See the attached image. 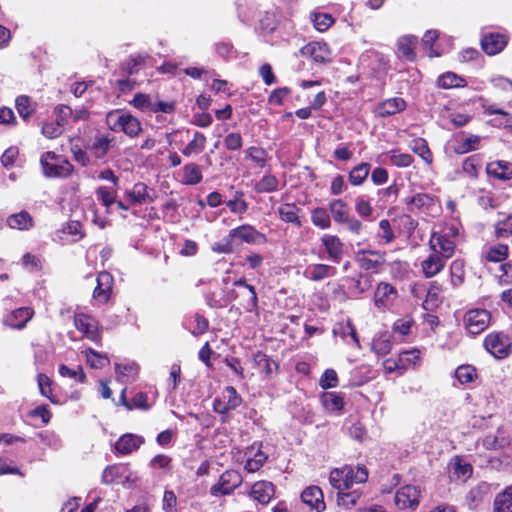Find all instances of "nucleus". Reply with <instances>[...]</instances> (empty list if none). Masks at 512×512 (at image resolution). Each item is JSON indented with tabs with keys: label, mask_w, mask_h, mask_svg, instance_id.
Masks as SVG:
<instances>
[{
	"label": "nucleus",
	"mask_w": 512,
	"mask_h": 512,
	"mask_svg": "<svg viewBox=\"0 0 512 512\" xmlns=\"http://www.w3.org/2000/svg\"><path fill=\"white\" fill-rule=\"evenodd\" d=\"M405 107L406 102L402 98L396 97L382 102L376 111L379 116L386 117L403 111Z\"/></svg>",
	"instance_id": "a878e982"
},
{
	"label": "nucleus",
	"mask_w": 512,
	"mask_h": 512,
	"mask_svg": "<svg viewBox=\"0 0 512 512\" xmlns=\"http://www.w3.org/2000/svg\"><path fill=\"white\" fill-rule=\"evenodd\" d=\"M397 290L386 282H380L374 293V304L379 309L389 307L397 297Z\"/></svg>",
	"instance_id": "ddd939ff"
},
{
	"label": "nucleus",
	"mask_w": 512,
	"mask_h": 512,
	"mask_svg": "<svg viewBox=\"0 0 512 512\" xmlns=\"http://www.w3.org/2000/svg\"><path fill=\"white\" fill-rule=\"evenodd\" d=\"M320 401L329 412L340 411L344 406L343 397L336 392H324L320 397Z\"/></svg>",
	"instance_id": "f704fd0d"
},
{
	"label": "nucleus",
	"mask_w": 512,
	"mask_h": 512,
	"mask_svg": "<svg viewBox=\"0 0 512 512\" xmlns=\"http://www.w3.org/2000/svg\"><path fill=\"white\" fill-rule=\"evenodd\" d=\"M408 210L414 212L415 210L428 209L434 204V198L425 193L416 194L407 199Z\"/></svg>",
	"instance_id": "ea45409f"
},
{
	"label": "nucleus",
	"mask_w": 512,
	"mask_h": 512,
	"mask_svg": "<svg viewBox=\"0 0 512 512\" xmlns=\"http://www.w3.org/2000/svg\"><path fill=\"white\" fill-rule=\"evenodd\" d=\"M451 283L453 286H458L464 281V263L461 260H455L450 265Z\"/></svg>",
	"instance_id": "13d9d810"
},
{
	"label": "nucleus",
	"mask_w": 512,
	"mask_h": 512,
	"mask_svg": "<svg viewBox=\"0 0 512 512\" xmlns=\"http://www.w3.org/2000/svg\"><path fill=\"white\" fill-rule=\"evenodd\" d=\"M74 324L77 330L90 340L97 341L99 339L98 323L93 317L83 313L76 314Z\"/></svg>",
	"instance_id": "f8f14e48"
},
{
	"label": "nucleus",
	"mask_w": 512,
	"mask_h": 512,
	"mask_svg": "<svg viewBox=\"0 0 512 512\" xmlns=\"http://www.w3.org/2000/svg\"><path fill=\"white\" fill-rule=\"evenodd\" d=\"M311 19L315 29L320 32L326 31L334 23L333 17L327 13H313Z\"/></svg>",
	"instance_id": "4d7b16f0"
},
{
	"label": "nucleus",
	"mask_w": 512,
	"mask_h": 512,
	"mask_svg": "<svg viewBox=\"0 0 512 512\" xmlns=\"http://www.w3.org/2000/svg\"><path fill=\"white\" fill-rule=\"evenodd\" d=\"M335 274L336 269L327 264H312L304 271V276L311 281H321L333 277Z\"/></svg>",
	"instance_id": "5701e85b"
},
{
	"label": "nucleus",
	"mask_w": 512,
	"mask_h": 512,
	"mask_svg": "<svg viewBox=\"0 0 512 512\" xmlns=\"http://www.w3.org/2000/svg\"><path fill=\"white\" fill-rule=\"evenodd\" d=\"M464 326L470 334L483 332L490 323V313L485 309H471L464 315Z\"/></svg>",
	"instance_id": "39448f33"
},
{
	"label": "nucleus",
	"mask_w": 512,
	"mask_h": 512,
	"mask_svg": "<svg viewBox=\"0 0 512 512\" xmlns=\"http://www.w3.org/2000/svg\"><path fill=\"white\" fill-rule=\"evenodd\" d=\"M126 465H110L107 466L102 473V483L111 485L117 483L127 472Z\"/></svg>",
	"instance_id": "72a5a7b5"
},
{
	"label": "nucleus",
	"mask_w": 512,
	"mask_h": 512,
	"mask_svg": "<svg viewBox=\"0 0 512 512\" xmlns=\"http://www.w3.org/2000/svg\"><path fill=\"white\" fill-rule=\"evenodd\" d=\"M495 233L498 238H507L512 236V215L506 219L497 222L495 226Z\"/></svg>",
	"instance_id": "338daca9"
},
{
	"label": "nucleus",
	"mask_w": 512,
	"mask_h": 512,
	"mask_svg": "<svg viewBox=\"0 0 512 512\" xmlns=\"http://www.w3.org/2000/svg\"><path fill=\"white\" fill-rule=\"evenodd\" d=\"M321 242L328 258L336 264L340 263L344 255V245L341 240L335 235L326 234L321 238Z\"/></svg>",
	"instance_id": "4468645a"
},
{
	"label": "nucleus",
	"mask_w": 512,
	"mask_h": 512,
	"mask_svg": "<svg viewBox=\"0 0 512 512\" xmlns=\"http://www.w3.org/2000/svg\"><path fill=\"white\" fill-rule=\"evenodd\" d=\"M411 150L417 154L419 157L423 159V161L427 164H431L433 157L432 153L428 147V144L423 138L413 139L410 143Z\"/></svg>",
	"instance_id": "37998d69"
},
{
	"label": "nucleus",
	"mask_w": 512,
	"mask_h": 512,
	"mask_svg": "<svg viewBox=\"0 0 512 512\" xmlns=\"http://www.w3.org/2000/svg\"><path fill=\"white\" fill-rule=\"evenodd\" d=\"M254 362L259 370L263 372L267 377L271 376L277 369L276 362L269 358V356H267L265 353L260 351L254 354Z\"/></svg>",
	"instance_id": "79ce46f5"
},
{
	"label": "nucleus",
	"mask_w": 512,
	"mask_h": 512,
	"mask_svg": "<svg viewBox=\"0 0 512 512\" xmlns=\"http://www.w3.org/2000/svg\"><path fill=\"white\" fill-rule=\"evenodd\" d=\"M228 235L234 245H240L242 243L258 244L266 241L264 234L247 224L231 229Z\"/></svg>",
	"instance_id": "20e7f679"
},
{
	"label": "nucleus",
	"mask_w": 512,
	"mask_h": 512,
	"mask_svg": "<svg viewBox=\"0 0 512 512\" xmlns=\"http://www.w3.org/2000/svg\"><path fill=\"white\" fill-rule=\"evenodd\" d=\"M311 221L315 226L321 229H328L331 226L330 215L327 210L322 207H317L312 210Z\"/></svg>",
	"instance_id": "49530a36"
},
{
	"label": "nucleus",
	"mask_w": 512,
	"mask_h": 512,
	"mask_svg": "<svg viewBox=\"0 0 512 512\" xmlns=\"http://www.w3.org/2000/svg\"><path fill=\"white\" fill-rule=\"evenodd\" d=\"M508 246L505 244H497L490 246L485 252V258L489 262H501L508 256Z\"/></svg>",
	"instance_id": "a18cd8bd"
},
{
	"label": "nucleus",
	"mask_w": 512,
	"mask_h": 512,
	"mask_svg": "<svg viewBox=\"0 0 512 512\" xmlns=\"http://www.w3.org/2000/svg\"><path fill=\"white\" fill-rule=\"evenodd\" d=\"M419 357V350L413 349L409 351H403L398 356V365L400 366L401 370H405L408 366L415 364Z\"/></svg>",
	"instance_id": "e2e57ef3"
},
{
	"label": "nucleus",
	"mask_w": 512,
	"mask_h": 512,
	"mask_svg": "<svg viewBox=\"0 0 512 512\" xmlns=\"http://www.w3.org/2000/svg\"><path fill=\"white\" fill-rule=\"evenodd\" d=\"M429 247L433 253L447 261L454 255L456 245L447 235L433 232L429 239Z\"/></svg>",
	"instance_id": "6e6552de"
},
{
	"label": "nucleus",
	"mask_w": 512,
	"mask_h": 512,
	"mask_svg": "<svg viewBox=\"0 0 512 512\" xmlns=\"http://www.w3.org/2000/svg\"><path fill=\"white\" fill-rule=\"evenodd\" d=\"M441 292V286L437 282H431L427 291L426 299L423 303L425 310H432L439 304V294Z\"/></svg>",
	"instance_id": "09e8293b"
},
{
	"label": "nucleus",
	"mask_w": 512,
	"mask_h": 512,
	"mask_svg": "<svg viewBox=\"0 0 512 512\" xmlns=\"http://www.w3.org/2000/svg\"><path fill=\"white\" fill-rule=\"evenodd\" d=\"M299 208L293 203H285L278 208L280 219L286 223H293L296 226H301V221L298 216Z\"/></svg>",
	"instance_id": "c9c22d12"
},
{
	"label": "nucleus",
	"mask_w": 512,
	"mask_h": 512,
	"mask_svg": "<svg viewBox=\"0 0 512 512\" xmlns=\"http://www.w3.org/2000/svg\"><path fill=\"white\" fill-rule=\"evenodd\" d=\"M206 137L203 133L196 131L192 140L182 150V154L186 157L196 156L205 149Z\"/></svg>",
	"instance_id": "2f4dec72"
},
{
	"label": "nucleus",
	"mask_w": 512,
	"mask_h": 512,
	"mask_svg": "<svg viewBox=\"0 0 512 512\" xmlns=\"http://www.w3.org/2000/svg\"><path fill=\"white\" fill-rule=\"evenodd\" d=\"M329 210L333 220L338 224H343L350 217L349 207L342 199L332 200L329 203Z\"/></svg>",
	"instance_id": "7c9ffc66"
},
{
	"label": "nucleus",
	"mask_w": 512,
	"mask_h": 512,
	"mask_svg": "<svg viewBox=\"0 0 512 512\" xmlns=\"http://www.w3.org/2000/svg\"><path fill=\"white\" fill-rule=\"evenodd\" d=\"M42 172L48 178H67L74 172V166L62 155L47 151L41 155Z\"/></svg>",
	"instance_id": "f257e3e1"
},
{
	"label": "nucleus",
	"mask_w": 512,
	"mask_h": 512,
	"mask_svg": "<svg viewBox=\"0 0 512 512\" xmlns=\"http://www.w3.org/2000/svg\"><path fill=\"white\" fill-rule=\"evenodd\" d=\"M446 261L437 253L431 252L427 258L421 261V271L426 278H432L445 267Z\"/></svg>",
	"instance_id": "a211bd4d"
},
{
	"label": "nucleus",
	"mask_w": 512,
	"mask_h": 512,
	"mask_svg": "<svg viewBox=\"0 0 512 512\" xmlns=\"http://www.w3.org/2000/svg\"><path fill=\"white\" fill-rule=\"evenodd\" d=\"M350 472L351 473L347 475V490L350 489L354 483H364L368 479V471L363 465L351 466Z\"/></svg>",
	"instance_id": "8fccbe9b"
},
{
	"label": "nucleus",
	"mask_w": 512,
	"mask_h": 512,
	"mask_svg": "<svg viewBox=\"0 0 512 512\" xmlns=\"http://www.w3.org/2000/svg\"><path fill=\"white\" fill-rule=\"evenodd\" d=\"M351 471V465L335 468L330 472V484L339 491L347 490V475Z\"/></svg>",
	"instance_id": "c756f323"
},
{
	"label": "nucleus",
	"mask_w": 512,
	"mask_h": 512,
	"mask_svg": "<svg viewBox=\"0 0 512 512\" xmlns=\"http://www.w3.org/2000/svg\"><path fill=\"white\" fill-rule=\"evenodd\" d=\"M7 224L12 229L28 230L33 226V219L26 211L10 215L7 218Z\"/></svg>",
	"instance_id": "473e14b6"
},
{
	"label": "nucleus",
	"mask_w": 512,
	"mask_h": 512,
	"mask_svg": "<svg viewBox=\"0 0 512 512\" xmlns=\"http://www.w3.org/2000/svg\"><path fill=\"white\" fill-rule=\"evenodd\" d=\"M421 490L415 485H405L395 494V504L399 509H415L419 505Z\"/></svg>",
	"instance_id": "0eeeda50"
},
{
	"label": "nucleus",
	"mask_w": 512,
	"mask_h": 512,
	"mask_svg": "<svg viewBox=\"0 0 512 512\" xmlns=\"http://www.w3.org/2000/svg\"><path fill=\"white\" fill-rule=\"evenodd\" d=\"M246 158L253 161L257 167L263 168L267 163V153L260 147H249L245 150Z\"/></svg>",
	"instance_id": "5fc2aeb1"
},
{
	"label": "nucleus",
	"mask_w": 512,
	"mask_h": 512,
	"mask_svg": "<svg viewBox=\"0 0 512 512\" xmlns=\"http://www.w3.org/2000/svg\"><path fill=\"white\" fill-rule=\"evenodd\" d=\"M345 490L337 493V505L343 507L346 510L352 509L357 505L360 500L362 493L359 490H353L350 492H344Z\"/></svg>",
	"instance_id": "e433bc0d"
},
{
	"label": "nucleus",
	"mask_w": 512,
	"mask_h": 512,
	"mask_svg": "<svg viewBox=\"0 0 512 512\" xmlns=\"http://www.w3.org/2000/svg\"><path fill=\"white\" fill-rule=\"evenodd\" d=\"M486 350L498 359H503L510 352V339L503 333H490L484 340Z\"/></svg>",
	"instance_id": "423d86ee"
},
{
	"label": "nucleus",
	"mask_w": 512,
	"mask_h": 512,
	"mask_svg": "<svg viewBox=\"0 0 512 512\" xmlns=\"http://www.w3.org/2000/svg\"><path fill=\"white\" fill-rule=\"evenodd\" d=\"M113 146L114 137L109 135H100L95 137L91 150L97 159H102Z\"/></svg>",
	"instance_id": "c85d7f7f"
},
{
	"label": "nucleus",
	"mask_w": 512,
	"mask_h": 512,
	"mask_svg": "<svg viewBox=\"0 0 512 512\" xmlns=\"http://www.w3.org/2000/svg\"><path fill=\"white\" fill-rule=\"evenodd\" d=\"M233 286L239 289L240 305L245 309V311H255L258 306V298L255 288L247 284L243 278L236 280L233 283Z\"/></svg>",
	"instance_id": "1a4fd4ad"
},
{
	"label": "nucleus",
	"mask_w": 512,
	"mask_h": 512,
	"mask_svg": "<svg viewBox=\"0 0 512 512\" xmlns=\"http://www.w3.org/2000/svg\"><path fill=\"white\" fill-rule=\"evenodd\" d=\"M279 180L272 174H265L253 188L256 193H271L278 190Z\"/></svg>",
	"instance_id": "58836bf2"
},
{
	"label": "nucleus",
	"mask_w": 512,
	"mask_h": 512,
	"mask_svg": "<svg viewBox=\"0 0 512 512\" xmlns=\"http://www.w3.org/2000/svg\"><path fill=\"white\" fill-rule=\"evenodd\" d=\"M274 485L269 481H258L253 484L249 495L262 505L270 502L274 496Z\"/></svg>",
	"instance_id": "f3484780"
},
{
	"label": "nucleus",
	"mask_w": 512,
	"mask_h": 512,
	"mask_svg": "<svg viewBox=\"0 0 512 512\" xmlns=\"http://www.w3.org/2000/svg\"><path fill=\"white\" fill-rule=\"evenodd\" d=\"M303 503L316 509L318 512L325 509L324 496L322 490L317 486H309L301 494Z\"/></svg>",
	"instance_id": "aec40b11"
},
{
	"label": "nucleus",
	"mask_w": 512,
	"mask_h": 512,
	"mask_svg": "<svg viewBox=\"0 0 512 512\" xmlns=\"http://www.w3.org/2000/svg\"><path fill=\"white\" fill-rule=\"evenodd\" d=\"M319 385L323 389L334 388L338 385V375L334 369H327L319 380Z\"/></svg>",
	"instance_id": "69168bd1"
},
{
	"label": "nucleus",
	"mask_w": 512,
	"mask_h": 512,
	"mask_svg": "<svg viewBox=\"0 0 512 512\" xmlns=\"http://www.w3.org/2000/svg\"><path fill=\"white\" fill-rule=\"evenodd\" d=\"M33 314V310L29 307L18 308L6 316L4 324L14 329H22Z\"/></svg>",
	"instance_id": "6ab92c4d"
},
{
	"label": "nucleus",
	"mask_w": 512,
	"mask_h": 512,
	"mask_svg": "<svg viewBox=\"0 0 512 512\" xmlns=\"http://www.w3.org/2000/svg\"><path fill=\"white\" fill-rule=\"evenodd\" d=\"M492 512H512V485L495 496Z\"/></svg>",
	"instance_id": "bb28decb"
},
{
	"label": "nucleus",
	"mask_w": 512,
	"mask_h": 512,
	"mask_svg": "<svg viewBox=\"0 0 512 512\" xmlns=\"http://www.w3.org/2000/svg\"><path fill=\"white\" fill-rule=\"evenodd\" d=\"M355 210L360 217L368 218L373 213V208L368 200L359 196L355 200Z\"/></svg>",
	"instance_id": "774afa93"
},
{
	"label": "nucleus",
	"mask_w": 512,
	"mask_h": 512,
	"mask_svg": "<svg viewBox=\"0 0 512 512\" xmlns=\"http://www.w3.org/2000/svg\"><path fill=\"white\" fill-rule=\"evenodd\" d=\"M154 100L149 94L137 93L130 101V104L136 109L152 113Z\"/></svg>",
	"instance_id": "3c124183"
},
{
	"label": "nucleus",
	"mask_w": 512,
	"mask_h": 512,
	"mask_svg": "<svg viewBox=\"0 0 512 512\" xmlns=\"http://www.w3.org/2000/svg\"><path fill=\"white\" fill-rule=\"evenodd\" d=\"M226 205L232 213L243 214L248 209L247 202L243 199V192H236L234 199L229 200Z\"/></svg>",
	"instance_id": "0e129e2a"
},
{
	"label": "nucleus",
	"mask_w": 512,
	"mask_h": 512,
	"mask_svg": "<svg viewBox=\"0 0 512 512\" xmlns=\"http://www.w3.org/2000/svg\"><path fill=\"white\" fill-rule=\"evenodd\" d=\"M417 39L413 36L401 37L397 42V53L400 58H404L408 61L415 59V46Z\"/></svg>",
	"instance_id": "cd10ccee"
},
{
	"label": "nucleus",
	"mask_w": 512,
	"mask_h": 512,
	"mask_svg": "<svg viewBox=\"0 0 512 512\" xmlns=\"http://www.w3.org/2000/svg\"><path fill=\"white\" fill-rule=\"evenodd\" d=\"M242 483V476L236 470H227L219 478L217 484L210 488L212 496L230 495Z\"/></svg>",
	"instance_id": "7ed1b4c3"
},
{
	"label": "nucleus",
	"mask_w": 512,
	"mask_h": 512,
	"mask_svg": "<svg viewBox=\"0 0 512 512\" xmlns=\"http://www.w3.org/2000/svg\"><path fill=\"white\" fill-rule=\"evenodd\" d=\"M97 285L93 291V299L98 304H106L112 295L113 277L109 272L102 271L97 276Z\"/></svg>",
	"instance_id": "9d476101"
},
{
	"label": "nucleus",
	"mask_w": 512,
	"mask_h": 512,
	"mask_svg": "<svg viewBox=\"0 0 512 512\" xmlns=\"http://www.w3.org/2000/svg\"><path fill=\"white\" fill-rule=\"evenodd\" d=\"M124 195L132 205L152 203L154 201L149 187L142 182H138L132 189L126 190Z\"/></svg>",
	"instance_id": "dca6fc26"
},
{
	"label": "nucleus",
	"mask_w": 512,
	"mask_h": 512,
	"mask_svg": "<svg viewBox=\"0 0 512 512\" xmlns=\"http://www.w3.org/2000/svg\"><path fill=\"white\" fill-rule=\"evenodd\" d=\"M87 363L92 368H102L110 363L109 358L106 355H102L94 351L93 349H88L86 351Z\"/></svg>",
	"instance_id": "052dcab7"
},
{
	"label": "nucleus",
	"mask_w": 512,
	"mask_h": 512,
	"mask_svg": "<svg viewBox=\"0 0 512 512\" xmlns=\"http://www.w3.org/2000/svg\"><path fill=\"white\" fill-rule=\"evenodd\" d=\"M221 398L225 400V404H227L228 408H231L232 410L240 406L242 402L240 395L232 386H228L224 389Z\"/></svg>",
	"instance_id": "bf43d9fd"
},
{
	"label": "nucleus",
	"mask_w": 512,
	"mask_h": 512,
	"mask_svg": "<svg viewBox=\"0 0 512 512\" xmlns=\"http://www.w3.org/2000/svg\"><path fill=\"white\" fill-rule=\"evenodd\" d=\"M507 45V37L503 34L491 33L481 40V46L488 55H496Z\"/></svg>",
	"instance_id": "412c9836"
},
{
	"label": "nucleus",
	"mask_w": 512,
	"mask_h": 512,
	"mask_svg": "<svg viewBox=\"0 0 512 512\" xmlns=\"http://www.w3.org/2000/svg\"><path fill=\"white\" fill-rule=\"evenodd\" d=\"M148 55H133L120 64V71L123 75H132L138 72V67L145 63Z\"/></svg>",
	"instance_id": "4c0bfd02"
},
{
	"label": "nucleus",
	"mask_w": 512,
	"mask_h": 512,
	"mask_svg": "<svg viewBox=\"0 0 512 512\" xmlns=\"http://www.w3.org/2000/svg\"><path fill=\"white\" fill-rule=\"evenodd\" d=\"M476 376V369L471 365H461L455 371V377L461 384L471 383Z\"/></svg>",
	"instance_id": "6e6d98bb"
},
{
	"label": "nucleus",
	"mask_w": 512,
	"mask_h": 512,
	"mask_svg": "<svg viewBox=\"0 0 512 512\" xmlns=\"http://www.w3.org/2000/svg\"><path fill=\"white\" fill-rule=\"evenodd\" d=\"M481 137L478 135L465 136L464 133L456 140L454 152L462 155L477 150L480 147Z\"/></svg>",
	"instance_id": "b1692460"
},
{
	"label": "nucleus",
	"mask_w": 512,
	"mask_h": 512,
	"mask_svg": "<svg viewBox=\"0 0 512 512\" xmlns=\"http://www.w3.org/2000/svg\"><path fill=\"white\" fill-rule=\"evenodd\" d=\"M144 438L136 434H124L115 443L114 449L121 455H128L140 448Z\"/></svg>",
	"instance_id": "2eb2a0df"
},
{
	"label": "nucleus",
	"mask_w": 512,
	"mask_h": 512,
	"mask_svg": "<svg viewBox=\"0 0 512 512\" xmlns=\"http://www.w3.org/2000/svg\"><path fill=\"white\" fill-rule=\"evenodd\" d=\"M96 195L98 200H100L105 207L109 208L116 202V187L109 188L106 186H100L96 189Z\"/></svg>",
	"instance_id": "864d4df0"
},
{
	"label": "nucleus",
	"mask_w": 512,
	"mask_h": 512,
	"mask_svg": "<svg viewBox=\"0 0 512 512\" xmlns=\"http://www.w3.org/2000/svg\"><path fill=\"white\" fill-rule=\"evenodd\" d=\"M371 165L366 162H362L355 166L349 173V182L354 186H359L364 183L367 179Z\"/></svg>",
	"instance_id": "a19ab883"
},
{
	"label": "nucleus",
	"mask_w": 512,
	"mask_h": 512,
	"mask_svg": "<svg viewBox=\"0 0 512 512\" xmlns=\"http://www.w3.org/2000/svg\"><path fill=\"white\" fill-rule=\"evenodd\" d=\"M487 488L488 486L486 484H482L469 491L467 500L470 507L476 508L483 501Z\"/></svg>",
	"instance_id": "680f3d73"
},
{
	"label": "nucleus",
	"mask_w": 512,
	"mask_h": 512,
	"mask_svg": "<svg viewBox=\"0 0 512 512\" xmlns=\"http://www.w3.org/2000/svg\"><path fill=\"white\" fill-rule=\"evenodd\" d=\"M59 374L62 377L73 379L79 383H84L86 379V375L80 365L76 366V368H69L65 364H61L59 366Z\"/></svg>",
	"instance_id": "603ef678"
},
{
	"label": "nucleus",
	"mask_w": 512,
	"mask_h": 512,
	"mask_svg": "<svg viewBox=\"0 0 512 512\" xmlns=\"http://www.w3.org/2000/svg\"><path fill=\"white\" fill-rule=\"evenodd\" d=\"M486 171L489 175L500 180L512 179V163L507 161H493L487 164Z\"/></svg>",
	"instance_id": "393cba45"
},
{
	"label": "nucleus",
	"mask_w": 512,
	"mask_h": 512,
	"mask_svg": "<svg viewBox=\"0 0 512 512\" xmlns=\"http://www.w3.org/2000/svg\"><path fill=\"white\" fill-rule=\"evenodd\" d=\"M303 55H309L318 63H326L330 61V51L325 43L313 42L302 48Z\"/></svg>",
	"instance_id": "4be33fe9"
},
{
	"label": "nucleus",
	"mask_w": 512,
	"mask_h": 512,
	"mask_svg": "<svg viewBox=\"0 0 512 512\" xmlns=\"http://www.w3.org/2000/svg\"><path fill=\"white\" fill-rule=\"evenodd\" d=\"M202 180V173L195 163L186 164L183 167V182L187 185H196Z\"/></svg>",
	"instance_id": "c03bdc74"
},
{
	"label": "nucleus",
	"mask_w": 512,
	"mask_h": 512,
	"mask_svg": "<svg viewBox=\"0 0 512 512\" xmlns=\"http://www.w3.org/2000/svg\"><path fill=\"white\" fill-rule=\"evenodd\" d=\"M363 257L358 259L360 267L371 273H378L385 264V252L376 250H361Z\"/></svg>",
	"instance_id": "9b49d317"
},
{
	"label": "nucleus",
	"mask_w": 512,
	"mask_h": 512,
	"mask_svg": "<svg viewBox=\"0 0 512 512\" xmlns=\"http://www.w3.org/2000/svg\"><path fill=\"white\" fill-rule=\"evenodd\" d=\"M464 79L452 72H447L437 79V85L444 89L464 86Z\"/></svg>",
	"instance_id": "de8ad7c7"
},
{
	"label": "nucleus",
	"mask_w": 512,
	"mask_h": 512,
	"mask_svg": "<svg viewBox=\"0 0 512 512\" xmlns=\"http://www.w3.org/2000/svg\"><path fill=\"white\" fill-rule=\"evenodd\" d=\"M106 122L113 131H122L129 137H136L142 131L141 122L129 112L112 110L106 115Z\"/></svg>",
	"instance_id": "f03ea898"
}]
</instances>
